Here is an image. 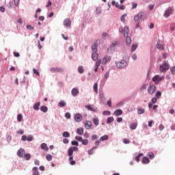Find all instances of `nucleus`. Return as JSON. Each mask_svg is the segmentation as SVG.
<instances>
[{"label":"nucleus","instance_id":"1","mask_svg":"<svg viewBox=\"0 0 175 175\" xmlns=\"http://www.w3.org/2000/svg\"><path fill=\"white\" fill-rule=\"evenodd\" d=\"M79 150L77 147H71L69 148L68 151V155L69 157V161H73V151H76Z\"/></svg>","mask_w":175,"mask_h":175},{"label":"nucleus","instance_id":"2","mask_svg":"<svg viewBox=\"0 0 175 175\" xmlns=\"http://www.w3.org/2000/svg\"><path fill=\"white\" fill-rule=\"evenodd\" d=\"M165 79L164 76H159V75H156L152 79V81L155 83V84H158L160 83V81H162Z\"/></svg>","mask_w":175,"mask_h":175},{"label":"nucleus","instance_id":"3","mask_svg":"<svg viewBox=\"0 0 175 175\" xmlns=\"http://www.w3.org/2000/svg\"><path fill=\"white\" fill-rule=\"evenodd\" d=\"M161 72H166V70H169V64L167 62H164L162 65L160 66Z\"/></svg>","mask_w":175,"mask_h":175},{"label":"nucleus","instance_id":"4","mask_svg":"<svg viewBox=\"0 0 175 175\" xmlns=\"http://www.w3.org/2000/svg\"><path fill=\"white\" fill-rule=\"evenodd\" d=\"M157 91V86H155V85H150L148 88V94H149V95H152V94H154V92H155Z\"/></svg>","mask_w":175,"mask_h":175},{"label":"nucleus","instance_id":"5","mask_svg":"<svg viewBox=\"0 0 175 175\" xmlns=\"http://www.w3.org/2000/svg\"><path fill=\"white\" fill-rule=\"evenodd\" d=\"M171 14H173V8L170 7L167 10H165L163 16L165 18H167V17H170Z\"/></svg>","mask_w":175,"mask_h":175},{"label":"nucleus","instance_id":"6","mask_svg":"<svg viewBox=\"0 0 175 175\" xmlns=\"http://www.w3.org/2000/svg\"><path fill=\"white\" fill-rule=\"evenodd\" d=\"M74 118L76 122H81L83 121V116L80 113H76Z\"/></svg>","mask_w":175,"mask_h":175},{"label":"nucleus","instance_id":"7","mask_svg":"<svg viewBox=\"0 0 175 175\" xmlns=\"http://www.w3.org/2000/svg\"><path fill=\"white\" fill-rule=\"evenodd\" d=\"M50 71L52 73H61L64 70H62V68H58V67L54 68V67H52V68H50Z\"/></svg>","mask_w":175,"mask_h":175},{"label":"nucleus","instance_id":"8","mask_svg":"<svg viewBox=\"0 0 175 175\" xmlns=\"http://www.w3.org/2000/svg\"><path fill=\"white\" fill-rule=\"evenodd\" d=\"M117 68H119V69H121V68H124V66H126V61L122 60L116 64Z\"/></svg>","mask_w":175,"mask_h":175},{"label":"nucleus","instance_id":"9","mask_svg":"<svg viewBox=\"0 0 175 175\" xmlns=\"http://www.w3.org/2000/svg\"><path fill=\"white\" fill-rule=\"evenodd\" d=\"M143 12H139L138 14L135 15L134 17L135 21L139 22L142 20H143Z\"/></svg>","mask_w":175,"mask_h":175},{"label":"nucleus","instance_id":"10","mask_svg":"<svg viewBox=\"0 0 175 175\" xmlns=\"http://www.w3.org/2000/svg\"><path fill=\"white\" fill-rule=\"evenodd\" d=\"M98 44H99V42L96 41L92 46V50L94 51V53L98 52Z\"/></svg>","mask_w":175,"mask_h":175},{"label":"nucleus","instance_id":"11","mask_svg":"<svg viewBox=\"0 0 175 175\" xmlns=\"http://www.w3.org/2000/svg\"><path fill=\"white\" fill-rule=\"evenodd\" d=\"M85 128H86V129H91V128H92V122H91V121H86L85 122Z\"/></svg>","mask_w":175,"mask_h":175},{"label":"nucleus","instance_id":"12","mask_svg":"<svg viewBox=\"0 0 175 175\" xmlns=\"http://www.w3.org/2000/svg\"><path fill=\"white\" fill-rule=\"evenodd\" d=\"M64 25L66 27H70L72 25V21H70V18H66L64 21Z\"/></svg>","mask_w":175,"mask_h":175},{"label":"nucleus","instance_id":"13","mask_svg":"<svg viewBox=\"0 0 175 175\" xmlns=\"http://www.w3.org/2000/svg\"><path fill=\"white\" fill-rule=\"evenodd\" d=\"M25 154V150L24 149L21 148L17 152L18 157H21L23 158V157H24Z\"/></svg>","mask_w":175,"mask_h":175},{"label":"nucleus","instance_id":"14","mask_svg":"<svg viewBox=\"0 0 175 175\" xmlns=\"http://www.w3.org/2000/svg\"><path fill=\"white\" fill-rule=\"evenodd\" d=\"M111 59V57L110 56H106L103 59V64L106 65L107 62H110V60Z\"/></svg>","mask_w":175,"mask_h":175},{"label":"nucleus","instance_id":"15","mask_svg":"<svg viewBox=\"0 0 175 175\" xmlns=\"http://www.w3.org/2000/svg\"><path fill=\"white\" fill-rule=\"evenodd\" d=\"M129 33V27H124V29H123V34H124V37L128 36Z\"/></svg>","mask_w":175,"mask_h":175},{"label":"nucleus","instance_id":"16","mask_svg":"<svg viewBox=\"0 0 175 175\" xmlns=\"http://www.w3.org/2000/svg\"><path fill=\"white\" fill-rule=\"evenodd\" d=\"M98 57V53H96V52L92 53V59H93V61H97Z\"/></svg>","mask_w":175,"mask_h":175},{"label":"nucleus","instance_id":"17","mask_svg":"<svg viewBox=\"0 0 175 175\" xmlns=\"http://www.w3.org/2000/svg\"><path fill=\"white\" fill-rule=\"evenodd\" d=\"M142 163L147 165V163H150V159L148 158L144 157L142 160Z\"/></svg>","mask_w":175,"mask_h":175},{"label":"nucleus","instance_id":"18","mask_svg":"<svg viewBox=\"0 0 175 175\" xmlns=\"http://www.w3.org/2000/svg\"><path fill=\"white\" fill-rule=\"evenodd\" d=\"M41 149L44 150V151H49V147H47V144H46V143H42L41 144Z\"/></svg>","mask_w":175,"mask_h":175},{"label":"nucleus","instance_id":"19","mask_svg":"<svg viewBox=\"0 0 175 175\" xmlns=\"http://www.w3.org/2000/svg\"><path fill=\"white\" fill-rule=\"evenodd\" d=\"M115 116H119L122 115V110L117 109L114 111Z\"/></svg>","mask_w":175,"mask_h":175},{"label":"nucleus","instance_id":"20","mask_svg":"<svg viewBox=\"0 0 175 175\" xmlns=\"http://www.w3.org/2000/svg\"><path fill=\"white\" fill-rule=\"evenodd\" d=\"M71 93H72V96H76V95L79 94V90H77V89H76V88H73L72 90Z\"/></svg>","mask_w":175,"mask_h":175},{"label":"nucleus","instance_id":"21","mask_svg":"<svg viewBox=\"0 0 175 175\" xmlns=\"http://www.w3.org/2000/svg\"><path fill=\"white\" fill-rule=\"evenodd\" d=\"M41 111H43V113H47L49 108L47 107L42 105L40 107Z\"/></svg>","mask_w":175,"mask_h":175},{"label":"nucleus","instance_id":"22","mask_svg":"<svg viewBox=\"0 0 175 175\" xmlns=\"http://www.w3.org/2000/svg\"><path fill=\"white\" fill-rule=\"evenodd\" d=\"M58 106L59 107H65V106H66V103L64 100H62L58 103Z\"/></svg>","mask_w":175,"mask_h":175},{"label":"nucleus","instance_id":"23","mask_svg":"<svg viewBox=\"0 0 175 175\" xmlns=\"http://www.w3.org/2000/svg\"><path fill=\"white\" fill-rule=\"evenodd\" d=\"M33 175H39V171H38V167H33Z\"/></svg>","mask_w":175,"mask_h":175},{"label":"nucleus","instance_id":"24","mask_svg":"<svg viewBox=\"0 0 175 175\" xmlns=\"http://www.w3.org/2000/svg\"><path fill=\"white\" fill-rule=\"evenodd\" d=\"M40 102H38V103H36V104L33 105V109L34 110L38 111V110H39V107H40Z\"/></svg>","mask_w":175,"mask_h":175},{"label":"nucleus","instance_id":"25","mask_svg":"<svg viewBox=\"0 0 175 175\" xmlns=\"http://www.w3.org/2000/svg\"><path fill=\"white\" fill-rule=\"evenodd\" d=\"M77 133L78 135H83V133H84V129H83V128L77 129Z\"/></svg>","mask_w":175,"mask_h":175},{"label":"nucleus","instance_id":"26","mask_svg":"<svg viewBox=\"0 0 175 175\" xmlns=\"http://www.w3.org/2000/svg\"><path fill=\"white\" fill-rule=\"evenodd\" d=\"M126 42L127 46L131 45V43H132V39L131 38V37H127L126 38Z\"/></svg>","mask_w":175,"mask_h":175},{"label":"nucleus","instance_id":"27","mask_svg":"<svg viewBox=\"0 0 175 175\" xmlns=\"http://www.w3.org/2000/svg\"><path fill=\"white\" fill-rule=\"evenodd\" d=\"M85 107L88 109V110H90V111H96L95 108L92 107L91 105H86Z\"/></svg>","mask_w":175,"mask_h":175},{"label":"nucleus","instance_id":"28","mask_svg":"<svg viewBox=\"0 0 175 175\" xmlns=\"http://www.w3.org/2000/svg\"><path fill=\"white\" fill-rule=\"evenodd\" d=\"M24 158H25V161H29V159H31V154H29V153L25 154Z\"/></svg>","mask_w":175,"mask_h":175},{"label":"nucleus","instance_id":"29","mask_svg":"<svg viewBox=\"0 0 175 175\" xmlns=\"http://www.w3.org/2000/svg\"><path fill=\"white\" fill-rule=\"evenodd\" d=\"M93 90L96 92V94H98V83H95L94 84Z\"/></svg>","mask_w":175,"mask_h":175},{"label":"nucleus","instance_id":"30","mask_svg":"<svg viewBox=\"0 0 175 175\" xmlns=\"http://www.w3.org/2000/svg\"><path fill=\"white\" fill-rule=\"evenodd\" d=\"M136 128H137V123H132L130 126V129L135 130Z\"/></svg>","mask_w":175,"mask_h":175},{"label":"nucleus","instance_id":"31","mask_svg":"<svg viewBox=\"0 0 175 175\" xmlns=\"http://www.w3.org/2000/svg\"><path fill=\"white\" fill-rule=\"evenodd\" d=\"M114 121V118L113 117H109L107 120V124H111Z\"/></svg>","mask_w":175,"mask_h":175},{"label":"nucleus","instance_id":"32","mask_svg":"<svg viewBox=\"0 0 175 175\" xmlns=\"http://www.w3.org/2000/svg\"><path fill=\"white\" fill-rule=\"evenodd\" d=\"M155 96L157 99H159V98H161V96H162V92H161V91H157L156 92Z\"/></svg>","mask_w":175,"mask_h":175},{"label":"nucleus","instance_id":"33","mask_svg":"<svg viewBox=\"0 0 175 175\" xmlns=\"http://www.w3.org/2000/svg\"><path fill=\"white\" fill-rule=\"evenodd\" d=\"M17 120H18V122H21V121L23 120V114L18 113L17 115Z\"/></svg>","mask_w":175,"mask_h":175},{"label":"nucleus","instance_id":"34","mask_svg":"<svg viewBox=\"0 0 175 175\" xmlns=\"http://www.w3.org/2000/svg\"><path fill=\"white\" fill-rule=\"evenodd\" d=\"M93 122L96 126H98L99 125V119L98 118H93Z\"/></svg>","mask_w":175,"mask_h":175},{"label":"nucleus","instance_id":"35","mask_svg":"<svg viewBox=\"0 0 175 175\" xmlns=\"http://www.w3.org/2000/svg\"><path fill=\"white\" fill-rule=\"evenodd\" d=\"M143 153H139V154H138V156H137L136 157H135V161H137V162H139L140 161V157H143Z\"/></svg>","mask_w":175,"mask_h":175},{"label":"nucleus","instance_id":"36","mask_svg":"<svg viewBox=\"0 0 175 175\" xmlns=\"http://www.w3.org/2000/svg\"><path fill=\"white\" fill-rule=\"evenodd\" d=\"M137 111H138V114H144L146 110H144V109L143 108H138Z\"/></svg>","mask_w":175,"mask_h":175},{"label":"nucleus","instance_id":"37","mask_svg":"<svg viewBox=\"0 0 175 175\" xmlns=\"http://www.w3.org/2000/svg\"><path fill=\"white\" fill-rule=\"evenodd\" d=\"M78 72L79 73H84V68L82 66L78 67Z\"/></svg>","mask_w":175,"mask_h":175},{"label":"nucleus","instance_id":"38","mask_svg":"<svg viewBox=\"0 0 175 175\" xmlns=\"http://www.w3.org/2000/svg\"><path fill=\"white\" fill-rule=\"evenodd\" d=\"M148 157L150 158V159H154V158H155V156L152 152H148Z\"/></svg>","mask_w":175,"mask_h":175},{"label":"nucleus","instance_id":"39","mask_svg":"<svg viewBox=\"0 0 175 175\" xmlns=\"http://www.w3.org/2000/svg\"><path fill=\"white\" fill-rule=\"evenodd\" d=\"M137 49V44H133L131 47V51L133 52Z\"/></svg>","mask_w":175,"mask_h":175},{"label":"nucleus","instance_id":"40","mask_svg":"<svg viewBox=\"0 0 175 175\" xmlns=\"http://www.w3.org/2000/svg\"><path fill=\"white\" fill-rule=\"evenodd\" d=\"M107 139H109V136L105 135L101 137L100 138V140H101V142H105V140H107Z\"/></svg>","mask_w":175,"mask_h":175},{"label":"nucleus","instance_id":"41","mask_svg":"<svg viewBox=\"0 0 175 175\" xmlns=\"http://www.w3.org/2000/svg\"><path fill=\"white\" fill-rule=\"evenodd\" d=\"M102 64V60L100 59H98L96 62V65L95 66H96L97 68H99V66H100V64Z\"/></svg>","mask_w":175,"mask_h":175},{"label":"nucleus","instance_id":"42","mask_svg":"<svg viewBox=\"0 0 175 175\" xmlns=\"http://www.w3.org/2000/svg\"><path fill=\"white\" fill-rule=\"evenodd\" d=\"M83 146H87L89 143V141L88 139H82V142H81Z\"/></svg>","mask_w":175,"mask_h":175},{"label":"nucleus","instance_id":"43","mask_svg":"<svg viewBox=\"0 0 175 175\" xmlns=\"http://www.w3.org/2000/svg\"><path fill=\"white\" fill-rule=\"evenodd\" d=\"M33 72L34 75H36V76H40V73H39V70H38L36 68L33 69Z\"/></svg>","mask_w":175,"mask_h":175},{"label":"nucleus","instance_id":"44","mask_svg":"<svg viewBox=\"0 0 175 175\" xmlns=\"http://www.w3.org/2000/svg\"><path fill=\"white\" fill-rule=\"evenodd\" d=\"M146 88H147V84L144 83L140 88V91H144V90H146Z\"/></svg>","mask_w":175,"mask_h":175},{"label":"nucleus","instance_id":"45","mask_svg":"<svg viewBox=\"0 0 175 175\" xmlns=\"http://www.w3.org/2000/svg\"><path fill=\"white\" fill-rule=\"evenodd\" d=\"M70 136V134L68 131H65L63 133L64 137H69Z\"/></svg>","mask_w":175,"mask_h":175},{"label":"nucleus","instance_id":"46","mask_svg":"<svg viewBox=\"0 0 175 175\" xmlns=\"http://www.w3.org/2000/svg\"><path fill=\"white\" fill-rule=\"evenodd\" d=\"M46 159L47 161H53V156H51V154H47L46 156Z\"/></svg>","mask_w":175,"mask_h":175},{"label":"nucleus","instance_id":"47","mask_svg":"<svg viewBox=\"0 0 175 175\" xmlns=\"http://www.w3.org/2000/svg\"><path fill=\"white\" fill-rule=\"evenodd\" d=\"M103 116H110V114H111V113L110 112V111H104L103 112Z\"/></svg>","mask_w":175,"mask_h":175},{"label":"nucleus","instance_id":"48","mask_svg":"<svg viewBox=\"0 0 175 175\" xmlns=\"http://www.w3.org/2000/svg\"><path fill=\"white\" fill-rule=\"evenodd\" d=\"M175 29V23H172L170 25V31H172V32H173V31H174Z\"/></svg>","mask_w":175,"mask_h":175},{"label":"nucleus","instance_id":"49","mask_svg":"<svg viewBox=\"0 0 175 175\" xmlns=\"http://www.w3.org/2000/svg\"><path fill=\"white\" fill-rule=\"evenodd\" d=\"M14 3L15 6L18 7L20 5V0H14Z\"/></svg>","mask_w":175,"mask_h":175},{"label":"nucleus","instance_id":"50","mask_svg":"<svg viewBox=\"0 0 175 175\" xmlns=\"http://www.w3.org/2000/svg\"><path fill=\"white\" fill-rule=\"evenodd\" d=\"M26 28H27V29H29V31H32L33 29H34V27H32L31 25H27L26 26Z\"/></svg>","mask_w":175,"mask_h":175},{"label":"nucleus","instance_id":"51","mask_svg":"<svg viewBox=\"0 0 175 175\" xmlns=\"http://www.w3.org/2000/svg\"><path fill=\"white\" fill-rule=\"evenodd\" d=\"M157 49H159V50H163V44H157Z\"/></svg>","mask_w":175,"mask_h":175},{"label":"nucleus","instance_id":"52","mask_svg":"<svg viewBox=\"0 0 175 175\" xmlns=\"http://www.w3.org/2000/svg\"><path fill=\"white\" fill-rule=\"evenodd\" d=\"M101 12H102V9L100 8H96V14H100Z\"/></svg>","mask_w":175,"mask_h":175},{"label":"nucleus","instance_id":"53","mask_svg":"<svg viewBox=\"0 0 175 175\" xmlns=\"http://www.w3.org/2000/svg\"><path fill=\"white\" fill-rule=\"evenodd\" d=\"M123 143L124 144H129V143H131V140L128 139H123Z\"/></svg>","mask_w":175,"mask_h":175},{"label":"nucleus","instance_id":"54","mask_svg":"<svg viewBox=\"0 0 175 175\" xmlns=\"http://www.w3.org/2000/svg\"><path fill=\"white\" fill-rule=\"evenodd\" d=\"M33 140V137L32 135H29L27 137V142H32Z\"/></svg>","mask_w":175,"mask_h":175},{"label":"nucleus","instance_id":"55","mask_svg":"<svg viewBox=\"0 0 175 175\" xmlns=\"http://www.w3.org/2000/svg\"><path fill=\"white\" fill-rule=\"evenodd\" d=\"M21 140H22V142H27V135H23L21 137Z\"/></svg>","mask_w":175,"mask_h":175},{"label":"nucleus","instance_id":"56","mask_svg":"<svg viewBox=\"0 0 175 175\" xmlns=\"http://www.w3.org/2000/svg\"><path fill=\"white\" fill-rule=\"evenodd\" d=\"M76 140H77L78 142H83V137H79V136H77L75 137Z\"/></svg>","mask_w":175,"mask_h":175},{"label":"nucleus","instance_id":"57","mask_svg":"<svg viewBox=\"0 0 175 175\" xmlns=\"http://www.w3.org/2000/svg\"><path fill=\"white\" fill-rule=\"evenodd\" d=\"M125 17H126V14H124L121 16L120 20H121V21H122V23H124V21H125Z\"/></svg>","mask_w":175,"mask_h":175},{"label":"nucleus","instance_id":"58","mask_svg":"<svg viewBox=\"0 0 175 175\" xmlns=\"http://www.w3.org/2000/svg\"><path fill=\"white\" fill-rule=\"evenodd\" d=\"M107 36H109V34H107V33H103L102 35V38L103 39H106V38H107Z\"/></svg>","mask_w":175,"mask_h":175},{"label":"nucleus","instance_id":"59","mask_svg":"<svg viewBox=\"0 0 175 175\" xmlns=\"http://www.w3.org/2000/svg\"><path fill=\"white\" fill-rule=\"evenodd\" d=\"M170 70H171V72H172V75H175V66L172 67V68H170Z\"/></svg>","mask_w":175,"mask_h":175},{"label":"nucleus","instance_id":"60","mask_svg":"<svg viewBox=\"0 0 175 175\" xmlns=\"http://www.w3.org/2000/svg\"><path fill=\"white\" fill-rule=\"evenodd\" d=\"M65 117L66 118H68V119L70 118V113L69 112L66 113Z\"/></svg>","mask_w":175,"mask_h":175},{"label":"nucleus","instance_id":"61","mask_svg":"<svg viewBox=\"0 0 175 175\" xmlns=\"http://www.w3.org/2000/svg\"><path fill=\"white\" fill-rule=\"evenodd\" d=\"M0 11L1 13H5V7L4 6H1L0 7Z\"/></svg>","mask_w":175,"mask_h":175},{"label":"nucleus","instance_id":"62","mask_svg":"<svg viewBox=\"0 0 175 175\" xmlns=\"http://www.w3.org/2000/svg\"><path fill=\"white\" fill-rule=\"evenodd\" d=\"M51 5H53L51 1L49 0L48 4L46 5V8H49V6H51Z\"/></svg>","mask_w":175,"mask_h":175},{"label":"nucleus","instance_id":"63","mask_svg":"<svg viewBox=\"0 0 175 175\" xmlns=\"http://www.w3.org/2000/svg\"><path fill=\"white\" fill-rule=\"evenodd\" d=\"M157 98L154 97L152 98V103H157Z\"/></svg>","mask_w":175,"mask_h":175},{"label":"nucleus","instance_id":"64","mask_svg":"<svg viewBox=\"0 0 175 175\" xmlns=\"http://www.w3.org/2000/svg\"><path fill=\"white\" fill-rule=\"evenodd\" d=\"M14 55L15 57H20V53L18 52H14Z\"/></svg>","mask_w":175,"mask_h":175}]
</instances>
